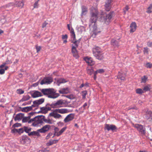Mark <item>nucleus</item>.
<instances>
[{
  "label": "nucleus",
  "mask_w": 152,
  "mask_h": 152,
  "mask_svg": "<svg viewBox=\"0 0 152 152\" xmlns=\"http://www.w3.org/2000/svg\"><path fill=\"white\" fill-rule=\"evenodd\" d=\"M90 14L91 17L89 20V26L90 28H93L92 36L95 37L98 33L101 32L99 29L97 28L96 23L98 18V12L96 9L93 8L91 10Z\"/></svg>",
  "instance_id": "nucleus-1"
},
{
  "label": "nucleus",
  "mask_w": 152,
  "mask_h": 152,
  "mask_svg": "<svg viewBox=\"0 0 152 152\" xmlns=\"http://www.w3.org/2000/svg\"><path fill=\"white\" fill-rule=\"evenodd\" d=\"M43 121L46 123L50 124H52L53 123L52 121L50 119H45V116L42 115L35 116L34 118L31 119L29 121L28 123H30L33 122L31 125L34 126H39L40 124L43 123Z\"/></svg>",
  "instance_id": "nucleus-2"
},
{
  "label": "nucleus",
  "mask_w": 152,
  "mask_h": 152,
  "mask_svg": "<svg viewBox=\"0 0 152 152\" xmlns=\"http://www.w3.org/2000/svg\"><path fill=\"white\" fill-rule=\"evenodd\" d=\"M69 112V110L66 108L58 109L54 110L52 112L49 114V115L55 118H62V116L59 113L65 114Z\"/></svg>",
  "instance_id": "nucleus-3"
},
{
  "label": "nucleus",
  "mask_w": 152,
  "mask_h": 152,
  "mask_svg": "<svg viewBox=\"0 0 152 152\" xmlns=\"http://www.w3.org/2000/svg\"><path fill=\"white\" fill-rule=\"evenodd\" d=\"M40 90L44 95H48V97L49 98H56L59 96V94L56 93L52 89L45 88L41 89Z\"/></svg>",
  "instance_id": "nucleus-4"
},
{
  "label": "nucleus",
  "mask_w": 152,
  "mask_h": 152,
  "mask_svg": "<svg viewBox=\"0 0 152 152\" xmlns=\"http://www.w3.org/2000/svg\"><path fill=\"white\" fill-rule=\"evenodd\" d=\"M69 103L66 100L61 99L54 102L51 104H48L46 106L49 105L51 107L53 108H58L62 107L63 105L68 104Z\"/></svg>",
  "instance_id": "nucleus-5"
},
{
  "label": "nucleus",
  "mask_w": 152,
  "mask_h": 152,
  "mask_svg": "<svg viewBox=\"0 0 152 152\" xmlns=\"http://www.w3.org/2000/svg\"><path fill=\"white\" fill-rule=\"evenodd\" d=\"M70 33L71 34L72 38V42L73 43L76 47H78V44L80 42V39L77 40H76L75 35L74 31V30L72 28L71 29Z\"/></svg>",
  "instance_id": "nucleus-6"
},
{
  "label": "nucleus",
  "mask_w": 152,
  "mask_h": 152,
  "mask_svg": "<svg viewBox=\"0 0 152 152\" xmlns=\"http://www.w3.org/2000/svg\"><path fill=\"white\" fill-rule=\"evenodd\" d=\"M135 127L137 129V130L140 132L142 134H145V129L143 126L141 125L137 124L135 125Z\"/></svg>",
  "instance_id": "nucleus-7"
},
{
  "label": "nucleus",
  "mask_w": 152,
  "mask_h": 152,
  "mask_svg": "<svg viewBox=\"0 0 152 152\" xmlns=\"http://www.w3.org/2000/svg\"><path fill=\"white\" fill-rule=\"evenodd\" d=\"M52 82V80L51 77H47L44 78L42 80L40 83L41 85L43 84H50Z\"/></svg>",
  "instance_id": "nucleus-8"
},
{
  "label": "nucleus",
  "mask_w": 152,
  "mask_h": 152,
  "mask_svg": "<svg viewBox=\"0 0 152 152\" xmlns=\"http://www.w3.org/2000/svg\"><path fill=\"white\" fill-rule=\"evenodd\" d=\"M104 129L108 131L111 130L113 132H114L116 131L117 128L115 125H113L105 124V125Z\"/></svg>",
  "instance_id": "nucleus-9"
},
{
  "label": "nucleus",
  "mask_w": 152,
  "mask_h": 152,
  "mask_svg": "<svg viewBox=\"0 0 152 152\" xmlns=\"http://www.w3.org/2000/svg\"><path fill=\"white\" fill-rule=\"evenodd\" d=\"M51 128V126L49 125H46L43 126L42 128L38 129L39 132L41 133H45L48 132Z\"/></svg>",
  "instance_id": "nucleus-10"
},
{
  "label": "nucleus",
  "mask_w": 152,
  "mask_h": 152,
  "mask_svg": "<svg viewBox=\"0 0 152 152\" xmlns=\"http://www.w3.org/2000/svg\"><path fill=\"white\" fill-rule=\"evenodd\" d=\"M30 93L31 95V96L33 98H35L43 96L42 94L40 92L37 91H31L30 92Z\"/></svg>",
  "instance_id": "nucleus-11"
},
{
  "label": "nucleus",
  "mask_w": 152,
  "mask_h": 152,
  "mask_svg": "<svg viewBox=\"0 0 152 152\" xmlns=\"http://www.w3.org/2000/svg\"><path fill=\"white\" fill-rule=\"evenodd\" d=\"M112 0H107L104 5L105 10L107 11H109L111 7V3Z\"/></svg>",
  "instance_id": "nucleus-12"
},
{
  "label": "nucleus",
  "mask_w": 152,
  "mask_h": 152,
  "mask_svg": "<svg viewBox=\"0 0 152 152\" xmlns=\"http://www.w3.org/2000/svg\"><path fill=\"white\" fill-rule=\"evenodd\" d=\"M45 100L44 98H41L39 100H35L33 102V104L32 105V107H38L39 104H40L43 103Z\"/></svg>",
  "instance_id": "nucleus-13"
},
{
  "label": "nucleus",
  "mask_w": 152,
  "mask_h": 152,
  "mask_svg": "<svg viewBox=\"0 0 152 152\" xmlns=\"http://www.w3.org/2000/svg\"><path fill=\"white\" fill-rule=\"evenodd\" d=\"M40 109L41 110L38 112V113H46L48 110H51V108L50 107H48L46 106L40 107Z\"/></svg>",
  "instance_id": "nucleus-14"
},
{
  "label": "nucleus",
  "mask_w": 152,
  "mask_h": 152,
  "mask_svg": "<svg viewBox=\"0 0 152 152\" xmlns=\"http://www.w3.org/2000/svg\"><path fill=\"white\" fill-rule=\"evenodd\" d=\"M74 118L73 114L71 113L67 115L64 120L65 123H67L72 120Z\"/></svg>",
  "instance_id": "nucleus-15"
},
{
  "label": "nucleus",
  "mask_w": 152,
  "mask_h": 152,
  "mask_svg": "<svg viewBox=\"0 0 152 152\" xmlns=\"http://www.w3.org/2000/svg\"><path fill=\"white\" fill-rule=\"evenodd\" d=\"M145 118L150 122L152 121V112L147 111L146 112Z\"/></svg>",
  "instance_id": "nucleus-16"
},
{
  "label": "nucleus",
  "mask_w": 152,
  "mask_h": 152,
  "mask_svg": "<svg viewBox=\"0 0 152 152\" xmlns=\"http://www.w3.org/2000/svg\"><path fill=\"white\" fill-rule=\"evenodd\" d=\"M76 46H73L72 48V52L73 54V56L76 58H77L79 56L78 55L77 51L76 49Z\"/></svg>",
  "instance_id": "nucleus-17"
},
{
  "label": "nucleus",
  "mask_w": 152,
  "mask_h": 152,
  "mask_svg": "<svg viewBox=\"0 0 152 152\" xmlns=\"http://www.w3.org/2000/svg\"><path fill=\"white\" fill-rule=\"evenodd\" d=\"M84 60L90 66H92L94 64V61H93L91 58H89L86 57L84 58Z\"/></svg>",
  "instance_id": "nucleus-18"
},
{
  "label": "nucleus",
  "mask_w": 152,
  "mask_h": 152,
  "mask_svg": "<svg viewBox=\"0 0 152 152\" xmlns=\"http://www.w3.org/2000/svg\"><path fill=\"white\" fill-rule=\"evenodd\" d=\"M131 29L130 32L131 33H133L135 31L137 28L136 23L135 22H133L131 23L130 26Z\"/></svg>",
  "instance_id": "nucleus-19"
},
{
  "label": "nucleus",
  "mask_w": 152,
  "mask_h": 152,
  "mask_svg": "<svg viewBox=\"0 0 152 152\" xmlns=\"http://www.w3.org/2000/svg\"><path fill=\"white\" fill-rule=\"evenodd\" d=\"M94 55L96 59L99 60H102L104 58L103 54L101 52L99 53L95 54Z\"/></svg>",
  "instance_id": "nucleus-20"
},
{
  "label": "nucleus",
  "mask_w": 152,
  "mask_h": 152,
  "mask_svg": "<svg viewBox=\"0 0 152 152\" xmlns=\"http://www.w3.org/2000/svg\"><path fill=\"white\" fill-rule=\"evenodd\" d=\"M24 114L23 113H19L16 115L15 118V121H18L21 120L24 117Z\"/></svg>",
  "instance_id": "nucleus-21"
},
{
  "label": "nucleus",
  "mask_w": 152,
  "mask_h": 152,
  "mask_svg": "<svg viewBox=\"0 0 152 152\" xmlns=\"http://www.w3.org/2000/svg\"><path fill=\"white\" fill-rule=\"evenodd\" d=\"M33 107H32V106L29 107H27L23 108H22L21 107H19V109H21V111L23 112H28L29 111L32 109Z\"/></svg>",
  "instance_id": "nucleus-22"
},
{
  "label": "nucleus",
  "mask_w": 152,
  "mask_h": 152,
  "mask_svg": "<svg viewBox=\"0 0 152 152\" xmlns=\"http://www.w3.org/2000/svg\"><path fill=\"white\" fill-rule=\"evenodd\" d=\"M113 12H110L108 14L106 15L105 20L106 21L108 22L110 21L113 17Z\"/></svg>",
  "instance_id": "nucleus-23"
},
{
  "label": "nucleus",
  "mask_w": 152,
  "mask_h": 152,
  "mask_svg": "<svg viewBox=\"0 0 152 152\" xmlns=\"http://www.w3.org/2000/svg\"><path fill=\"white\" fill-rule=\"evenodd\" d=\"M39 132L38 130H37V131H34L31 132L28 134V135L29 136H40V134H39Z\"/></svg>",
  "instance_id": "nucleus-24"
},
{
  "label": "nucleus",
  "mask_w": 152,
  "mask_h": 152,
  "mask_svg": "<svg viewBox=\"0 0 152 152\" xmlns=\"http://www.w3.org/2000/svg\"><path fill=\"white\" fill-rule=\"evenodd\" d=\"M15 5L17 7L22 8L24 5V2L23 1H16Z\"/></svg>",
  "instance_id": "nucleus-25"
},
{
  "label": "nucleus",
  "mask_w": 152,
  "mask_h": 152,
  "mask_svg": "<svg viewBox=\"0 0 152 152\" xmlns=\"http://www.w3.org/2000/svg\"><path fill=\"white\" fill-rule=\"evenodd\" d=\"M125 76L126 75L125 74L119 72L117 78L120 79L121 80H124L125 79Z\"/></svg>",
  "instance_id": "nucleus-26"
},
{
  "label": "nucleus",
  "mask_w": 152,
  "mask_h": 152,
  "mask_svg": "<svg viewBox=\"0 0 152 152\" xmlns=\"http://www.w3.org/2000/svg\"><path fill=\"white\" fill-rule=\"evenodd\" d=\"M69 92L68 88H63L59 91V92L60 94H67Z\"/></svg>",
  "instance_id": "nucleus-27"
},
{
  "label": "nucleus",
  "mask_w": 152,
  "mask_h": 152,
  "mask_svg": "<svg viewBox=\"0 0 152 152\" xmlns=\"http://www.w3.org/2000/svg\"><path fill=\"white\" fill-rule=\"evenodd\" d=\"M82 12L81 14V16L85 15L87 12V8L84 6L82 7Z\"/></svg>",
  "instance_id": "nucleus-28"
},
{
  "label": "nucleus",
  "mask_w": 152,
  "mask_h": 152,
  "mask_svg": "<svg viewBox=\"0 0 152 152\" xmlns=\"http://www.w3.org/2000/svg\"><path fill=\"white\" fill-rule=\"evenodd\" d=\"M111 43L115 47H118V41L114 39H112L111 40Z\"/></svg>",
  "instance_id": "nucleus-29"
},
{
  "label": "nucleus",
  "mask_w": 152,
  "mask_h": 152,
  "mask_svg": "<svg viewBox=\"0 0 152 152\" xmlns=\"http://www.w3.org/2000/svg\"><path fill=\"white\" fill-rule=\"evenodd\" d=\"M100 48L98 47H96L95 48H94L93 49V55H94L95 54L99 53L101 51H99Z\"/></svg>",
  "instance_id": "nucleus-30"
},
{
  "label": "nucleus",
  "mask_w": 152,
  "mask_h": 152,
  "mask_svg": "<svg viewBox=\"0 0 152 152\" xmlns=\"http://www.w3.org/2000/svg\"><path fill=\"white\" fill-rule=\"evenodd\" d=\"M67 82L63 78H59L58 79L57 81V83L58 86L61 83H64Z\"/></svg>",
  "instance_id": "nucleus-31"
},
{
  "label": "nucleus",
  "mask_w": 152,
  "mask_h": 152,
  "mask_svg": "<svg viewBox=\"0 0 152 152\" xmlns=\"http://www.w3.org/2000/svg\"><path fill=\"white\" fill-rule=\"evenodd\" d=\"M66 129V127H65L63 128L59 132H57L56 136L58 137L61 135L63 133L65 130Z\"/></svg>",
  "instance_id": "nucleus-32"
},
{
  "label": "nucleus",
  "mask_w": 152,
  "mask_h": 152,
  "mask_svg": "<svg viewBox=\"0 0 152 152\" xmlns=\"http://www.w3.org/2000/svg\"><path fill=\"white\" fill-rule=\"evenodd\" d=\"M87 73L90 75H91L94 73L93 69L91 67L87 68Z\"/></svg>",
  "instance_id": "nucleus-33"
},
{
  "label": "nucleus",
  "mask_w": 152,
  "mask_h": 152,
  "mask_svg": "<svg viewBox=\"0 0 152 152\" xmlns=\"http://www.w3.org/2000/svg\"><path fill=\"white\" fill-rule=\"evenodd\" d=\"M30 116H28L27 117H23V119H22V122H23V123H25V122H27L28 121V122L29 121H30L29 120L30 119ZM31 119L30 120H31Z\"/></svg>",
  "instance_id": "nucleus-34"
},
{
  "label": "nucleus",
  "mask_w": 152,
  "mask_h": 152,
  "mask_svg": "<svg viewBox=\"0 0 152 152\" xmlns=\"http://www.w3.org/2000/svg\"><path fill=\"white\" fill-rule=\"evenodd\" d=\"M23 128L24 131L26 133H29V132L31 131V128L26 126H24Z\"/></svg>",
  "instance_id": "nucleus-35"
},
{
  "label": "nucleus",
  "mask_w": 152,
  "mask_h": 152,
  "mask_svg": "<svg viewBox=\"0 0 152 152\" xmlns=\"http://www.w3.org/2000/svg\"><path fill=\"white\" fill-rule=\"evenodd\" d=\"M30 98V96L28 95H27L24 96L22 99L21 100L22 101H25L29 99Z\"/></svg>",
  "instance_id": "nucleus-36"
},
{
  "label": "nucleus",
  "mask_w": 152,
  "mask_h": 152,
  "mask_svg": "<svg viewBox=\"0 0 152 152\" xmlns=\"http://www.w3.org/2000/svg\"><path fill=\"white\" fill-rule=\"evenodd\" d=\"M136 92L139 94H142L144 93L143 91L141 88H138L136 89Z\"/></svg>",
  "instance_id": "nucleus-37"
},
{
  "label": "nucleus",
  "mask_w": 152,
  "mask_h": 152,
  "mask_svg": "<svg viewBox=\"0 0 152 152\" xmlns=\"http://www.w3.org/2000/svg\"><path fill=\"white\" fill-rule=\"evenodd\" d=\"M150 87L151 86L149 85L145 86L144 87L143 90L145 91H149L150 90Z\"/></svg>",
  "instance_id": "nucleus-38"
},
{
  "label": "nucleus",
  "mask_w": 152,
  "mask_h": 152,
  "mask_svg": "<svg viewBox=\"0 0 152 152\" xmlns=\"http://www.w3.org/2000/svg\"><path fill=\"white\" fill-rule=\"evenodd\" d=\"M55 140H50L49 141L46 143V145L48 146L51 145L54 143H55V142H54Z\"/></svg>",
  "instance_id": "nucleus-39"
},
{
  "label": "nucleus",
  "mask_w": 152,
  "mask_h": 152,
  "mask_svg": "<svg viewBox=\"0 0 152 152\" xmlns=\"http://www.w3.org/2000/svg\"><path fill=\"white\" fill-rule=\"evenodd\" d=\"M152 8V4H151L150 6L148 7L147 10L146 12L148 13H151L152 11H151V10Z\"/></svg>",
  "instance_id": "nucleus-40"
},
{
  "label": "nucleus",
  "mask_w": 152,
  "mask_h": 152,
  "mask_svg": "<svg viewBox=\"0 0 152 152\" xmlns=\"http://www.w3.org/2000/svg\"><path fill=\"white\" fill-rule=\"evenodd\" d=\"M144 50L143 51V52H144V54L146 53L147 54H148V49H149L148 48H147V47H145V48H144Z\"/></svg>",
  "instance_id": "nucleus-41"
},
{
  "label": "nucleus",
  "mask_w": 152,
  "mask_h": 152,
  "mask_svg": "<svg viewBox=\"0 0 152 152\" xmlns=\"http://www.w3.org/2000/svg\"><path fill=\"white\" fill-rule=\"evenodd\" d=\"M145 66L147 68H151L152 67V64H151L150 63L148 62L146 64Z\"/></svg>",
  "instance_id": "nucleus-42"
},
{
  "label": "nucleus",
  "mask_w": 152,
  "mask_h": 152,
  "mask_svg": "<svg viewBox=\"0 0 152 152\" xmlns=\"http://www.w3.org/2000/svg\"><path fill=\"white\" fill-rule=\"evenodd\" d=\"M21 124L18 123H16L14 124L12 126V128H15L21 126Z\"/></svg>",
  "instance_id": "nucleus-43"
},
{
  "label": "nucleus",
  "mask_w": 152,
  "mask_h": 152,
  "mask_svg": "<svg viewBox=\"0 0 152 152\" xmlns=\"http://www.w3.org/2000/svg\"><path fill=\"white\" fill-rule=\"evenodd\" d=\"M82 97L83 99H85L86 98V95L87 94V92L86 91H82Z\"/></svg>",
  "instance_id": "nucleus-44"
},
{
  "label": "nucleus",
  "mask_w": 152,
  "mask_h": 152,
  "mask_svg": "<svg viewBox=\"0 0 152 152\" xmlns=\"http://www.w3.org/2000/svg\"><path fill=\"white\" fill-rule=\"evenodd\" d=\"M17 92L18 94H23L24 93V91L21 89H18L17 90Z\"/></svg>",
  "instance_id": "nucleus-45"
},
{
  "label": "nucleus",
  "mask_w": 152,
  "mask_h": 152,
  "mask_svg": "<svg viewBox=\"0 0 152 152\" xmlns=\"http://www.w3.org/2000/svg\"><path fill=\"white\" fill-rule=\"evenodd\" d=\"M104 72V70L103 69H100L96 71L95 72L97 73H102Z\"/></svg>",
  "instance_id": "nucleus-46"
},
{
  "label": "nucleus",
  "mask_w": 152,
  "mask_h": 152,
  "mask_svg": "<svg viewBox=\"0 0 152 152\" xmlns=\"http://www.w3.org/2000/svg\"><path fill=\"white\" fill-rule=\"evenodd\" d=\"M147 78L145 76H144L142 78V83H145L146 82Z\"/></svg>",
  "instance_id": "nucleus-47"
},
{
  "label": "nucleus",
  "mask_w": 152,
  "mask_h": 152,
  "mask_svg": "<svg viewBox=\"0 0 152 152\" xmlns=\"http://www.w3.org/2000/svg\"><path fill=\"white\" fill-rule=\"evenodd\" d=\"M147 45L149 47H152V42L149 41L147 42Z\"/></svg>",
  "instance_id": "nucleus-48"
},
{
  "label": "nucleus",
  "mask_w": 152,
  "mask_h": 152,
  "mask_svg": "<svg viewBox=\"0 0 152 152\" xmlns=\"http://www.w3.org/2000/svg\"><path fill=\"white\" fill-rule=\"evenodd\" d=\"M24 131L23 127L18 129V133H23Z\"/></svg>",
  "instance_id": "nucleus-49"
},
{
  "label": "nucleus",
  "mask_w": 152,
  "mask_h": 152,
  "mask_svg": "<svg viewBox=\"0 0 152 152\" xmlns=\"http://www.w3.org/2000/svg\"><path fill=\"white\" fill-rule=\"evenodd\" d=\"M36 48L37 50V52L38 53L39 51H40V49H41V47L40 46L36 45Z\"/></svg>",
  "instance_id": "nucleus-50"
},
{
  "label": "nucleus",
  "mask_w": 152,
  "mask_h": 152,
  "mask_svg": "<svg viewBox=\"0 0 152 152\" xmlns=\"http://www.w3.org/2000/svg\"><path fill=\"white\" fill-rule=\"evenodd\" d=\"M52 134H53L52 133H51V132L49 133L48 134V135L46 136V140L48 139L52 135Z\"/></svg>",
  "instance_id": "nucleus-51"
},
{
  "label": "nucleus",
  "mask_w": 152,
  "mask_h": 152,
  "mask_svg": "<svg viewBox=\"0 0 152 152\" xmlns=\"http://www.w3.org/2000/svg\"><path fill=\"white\" fill-rule=\"evenodd\" d=\"M38 1H37L34 3V8H37L38 7Z\"/></svg>",
  "instance_id": "nucleus-52"
},
{
  "label": "nucleus",
  "mask_w": 152,
  "mask_h": 152,
  "mask_svg": "<svg viewBox=\"0 0 152 152\" xmlns=\"http://www.w3.org/2000/svg\"><path fill=\"white\" fill-rule=\"evenodd\" d=\"M5 70L3 69H0V74L2 75L4 73Z\"/></svg>",
  "instance_id": "nucleus-53"
},
{
  "label": "nucleus",
  "mask_w": 152,
  "mask_h": 152,
  "mask_svg": "<svg viewBox=\"0 0 152 152\" xmlns=\"http://www.w3.org/2000/svg\"><path fill=\"white\" fill-rule=\"evenodd\" d=\"M12 132L13 133L15 132L18 133V129L14 128L12 130Z\"/></svg>",
  "instance_id": "nucleus-54"
},
{
  "label": "nucleus",
  "mask_w": 152,
  "mask_h": 152,
  "mask_svg": "<svg viewBox=\"0 0 152 152\" xmlns=\"http://www.w3.org/2000/svg\"><path fill=\"white\" fill-rule=\"evenodd\" d=\"M48 24V23L46 22L44 23L42 25V28H44L45 27L46 25Z\"/></svg>",
  "instance_id": "nucleus-55"
},
{
  "label": "nucleus",
  "mask_w": 152,
  "mask_h": 152,
  "mask_svg": "<svg viewBox=\"0 0 152 152\" xmlns=\"http://www.w3.org/2000/svg\"><path fill=\"white\" fill-rule=\"evenodd\" d=\"M12 63V62L10 61H9L8 60V58H7L6 61L5 62H4V63L6 64H11Z\"/></svg>",
  "instance_id": "nucleus-56"
},
{
  "label": "nucleus",
  "mask_w": 152,
  "mask_h": 152,
  "mask_svg": "<svg viewBox=\"0 0 152 152\" xmlns=\"http://www.w3.org/2000/svg\"><path fill=\"white\" fill-rule=\"evenodd\" d=\"M68 36L67 34H65L64 35H63L62 36V39H66L67 38Z\"/></svg>",
  "instance_id": "nucleus-57"
},
{
  "label": "nucleus",
  "mask_w": 152,
  "mask_h": 152,
  "mask_svg": "<svg viewBox=\"0 0 152 152\" xmlns=\"http://www.w3.org/2000/svg\"><path fill=\"white\" fill-rule=\"evenodd\" d=\"M59 129L58 127H55L54 129L55 132L57 133L58 131H59Z\"/></svg>",
  "instance_id": "nucleus-58"
},
{
  "label": "nucleus",
  "mask_w": 152,
  "mask_h": 152,
  "mask_svg": "<svg viewBox=\"0 0 152 152\" xmlns=\"http://www.w3.org/2000/svg\"><path fill=\"white\" fill-rule=\"evenodd\" d=\"M6 65V64L4 63H3V64L0 66V68H3Z\"/></svg>",
  "instance_id": "nucleus-59"
},
{
  "label": "nucleus",
  "mask_w": 152,
  "mask_h": 152,
  "mask_svg": "<svg viewBox=\"0 0 152 152\" xmlns=\"http://www.w3.org/2000/svg\"><path fill=\"white\" fill-rule=\"evenodd\" d=\"M129 110H130V109H135V110H137V107H135V106H134V107H129Z\"/></svg>",
  "instance_id": "nucleus-60"
},
{
  "label": "nucleus",
  "mask_w": 152,
  "mask_h": 152,
  "mask_svg": "<svg viewBox=\"0 0 152 152\" xmlns=\"http://www.w3.org/2000/svg\"><path fill=\"white\" fill-rule=\"evenodd\" d=\"M66 97L70 99H72L73 98L72 96H71L70 95H67L66 96Z\"/></svg>",
  "instance_id": "nucleus-61"
},
{
  "label": "nucleus",
  "mask_w": 152,
  "mask_h": 152,
  "mask_svg": "<svg viewBox=\"0 0 152 152\" xmlns=\"http://www.w3.org/2000/svg\"><path fill=\"white\" fill-rule=\"evenodd\" d=\"M97 74V73H96V72H94V80H95L96 79V75Z\"/></svg>",
  "instance_id": "nucleus-62"
},
{
  "label": "nucleus",
  "mask_w": 152,
  "mask_h": 152,
  "mask_svg": "<svg viewBox=\"0 0 152 152\" xmlns=\"http://www.w3.org/2000/svg\"><path fill=\"white\" fill-rule=\"evenodd\" d=\"M84 86V84L83 83L81 84L80 86V88H81Z\"/></svg>",
  "instance_id": "nucleus-63"
},
{
  "label": "nucleus",
  "mask_w": 152,
  "mask_h": 152,
  "mask_svg": "<svg viewBox=\"0 0 152 152\" xmlns=\"http://www.w3.org/2000/svg\"><path fill=\"white\" fill-rule=\"evenodd\" d=\"M87 105V104L86 103H85L83 106V107L85 108Z\"/></svg>",
  "instance_id": "nucleus-64"
}]
</instances>
